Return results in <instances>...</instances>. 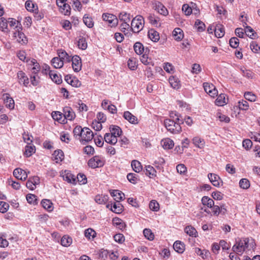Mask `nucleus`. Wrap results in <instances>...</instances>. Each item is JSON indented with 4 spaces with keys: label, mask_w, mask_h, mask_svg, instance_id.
Here are the masks:
<instances>
[{
    "label": "nucleus",
    "mask_w": 260,
    "mask_h": 260,
    "mask_svg": "<svg viewBox=\"0 0 260 260\" xmlns=\"http://www.w3.org/2000/svg\"><path fill=\"white\" fill-rule=\"evenodd\" d=\"M255 246L254 240L248 238L241 239L233 246L232 250L238 254H242L244 251L253 249Z\"/></svg>",
    "instance_id": "obj_1"
},
{
    "label": "nucleus",
    "mask_w": 260,
    "mask_h": 260,
    "mask_svg": "<svg viewBox=\"0 0 260 260\" xmlns=\"http://www.w3.org/2000/svg\"><path fill=\"white\" fill-rule=\"evenodd\" d=\"M176 116L175 121L171 119H166L164 121V124L168 131L172 134L180 133L181 131V124L183 123V120L180 119V116L177 114H175Z\"/></svg>",
    "instance_id": "obj_2"
},
{
    "label": "nucleus",
    "mask_w": 260,
    "mask_h": 260,
    "mask_svg": "<svg viewBox=\"0 0 260 260\" xmlns=\"http://www.w3.org/2000/svg\"><path fill=\"white\" fill-rule=\"evenodd\" d=\"M145 24L144 19L141 15H137L133 19L131 28L134 33H138L142 30Z\"/></svg>",
    "instance_id": "obj_3"
},
{
    "label": "nucleus",
    "mask_w": 260,
    "mask_h": 260,
    "mask_svg": "<svg viewBox=\"0 0 260 260\" xmlns=\"http://www.w3.org/2000/svg\"><path fill=\"white\" fill-rule=\"evenodd\" d=\"M16 28L13 31V39L21 45L26 44L28 40L22 31V28L16 27Z\"/></svg>",
    "instance_id": "obj_4"
},
{
    "label": "nucleus",
    "mask_w": 260,
    "mask_h": 260,
    "mask_svg": "<svg viewBox=\"0 0 260 260\" xmlns=\"http://www.w3.org/2000/svg\"><path fill=\"white\" fill-rule=\"evenodd\" d=\"M103 20L107 23L110 27H116L118 24V19L117 17L112 14L105 13L102 15Z\"/></svg>",
    "instance_id": "obj_5"
},
{
    "label": "nucleus",
    "mask_w": 260,
    "mask_h": 260,
    "mask_svg": "<svg viewBox=\"0 0 260 260\" xmlns=\"http://www.w3.org/2000/svg\"><path fill=\"white\" fill-rule=\"evenodd\" d=\"M105 164V160L103 157L96 155L90 158L88 161L89 167L95 169L103 167Z\"/></svg>",
    "instance_id": "obj_6"
},
{
    "label": "nucleus",
    "mask_w": 260,
    "mask_h": 260,
    "mask_svg": "<svg viewBox=\"0 0 260 260\" xmlns=\"http://www.w3.org/2000/svg\"><path fill=\"white\" fill-rule=\"evenodd\" d=\"M152 8L159 14L164 16L169 14V11L166 7L160 2L154 1L152 2Z\"/></svg>",
    "instance_id": "obj_7"
},
{
    "label": "nucleus",
    "mask_w": 260,
    "mask_h": 260,
    "mask_svg": "<svg viewBox=\"0 0 260 260\" xmlns=\"http://www.w3.org/2000/svg\"><path fill=\"white\" fill-rule=\"evenodd\" d=\"M93 138V133L92 131L88 127H84L82 135L80 139L81 142H88L90 141Z\"/></svg>",
    "instance_id": "obj_8"
},
{
    "label": "nucleus",
    "mask_w": 260,
    "mask_h": 260,
    "mask_svg": "<svg viewBox=\"0 0 260 260\" xmlns=\"http://www.w3.org/2000/svg\"><path fill=\"white\" fill-rule=\"evenodd\" d=\"M149 50L147 48L145 49V52L140 57V60L141 62L146 66H153L154 62L151 57L148 56V52Z\"/></svg>",
    "instance_id": "obj_9"
},
{
    "label": "nucleus",
    "mask_w": 260,
    "mask_h": 260,
    "mask_svg": "<svg viewBox=\"0 0 260 260\" xmlns=\"http://www.w3.org/2000/svg\"><path fill=\"white\" fill-rule=\"evenodd\" d=\"M61 176L64 180L67 181L69 183L75 184L76 183V176L72 174L71 171L69 170H64L62 172Z\"/></svg>",
    "instance_id": "obj_10"
},
{
    "label": "nucleus",
    "mask_w": 260,
    "mask_h": 260,
    "mask_svg": "<svg viewBox=\"0 0 260 260\" xmlns=\"http://www.w3.org/2000/svg\"><path fill=\"white\" fill-rule=\"evenodd\" d=\"M72 61V68L76 72H79L82 68L81 58L78 55H75L71 58Z\"/></svg>",
    "instance_id": "obj_11"
},
{
    "label": "nucleus",
    "mask_w": 260,
    "mask_h": 260,
    "mask_svg": "<svg viewBox=\"0 0 260 260\" xmlns=\"http://www.w3.org/2000/svg\"><path fill=\"white\" fill-rule=\"evenodd\" d=\"M107 208H110V210L116 213L120 214L122 213L123 210V207L122 204L120 203V202L114 203L113 204L108 203L106 205Z\"/></svg>",
    "instance_id": "obj_12"
},
{
    "label": "nucleus",
    "mask_w": 260,
    "mask_h": 260,
    "mask_svg": "<svg viewBox=\"0 0 260 260\" xmlns=\"http://www.w3.org/2000/svg\"><path fill=\"white\" fill-rule=\"evenodd\" d=\"M203 87L206 92L211 97H214L217 95V90L212 84L204 83Z\"/></svg>",
    "instance_id": "obj_13"
},
{
    "label": "nucleus",
    "mask_w": 260,
    "mask_h": 260,
    "mask_svg": "<svg viewBox=\"0 0 260 260\" xmlns=\"http://www.w3.org/2000/svg\"><path fill=\"white\" fill-rule=\"evenodd\" d=\"M63 113L64 118H66V121L72 120L76 117V114L73 109L70 107H65L63 109Z\"/></svg>",
    "instance_id": "obj_14"
},
{
    "label": "nucleus",
    "mask_w": 260,
    "mask_h": 260,
    "mask_svg": "<svg viewBox=\"0 0 260 260\" xmlns=\"http://www.w3.org/2000/svg\"><path fill=\"white\" fill-rule=\"evenodd\" d=\"M208 177L210 182L215 187H219L221 183L222 182V180L218 175L214 173H209Z\"/></svg>",
    "instance_id": "obj_15"
},
{
    "label": "nucleus",
    "mask_w": 260,
    "mask_h": 260,
    "mask_svg": "<svg viewBox=\"0 0 260 260\" xmlns=\"http://www.w3.org/2000/svg\"><path fill=\"white\" fill-rule=\"evenodd\" d=\"M17 78L19 84H23L24 86H27L29 79L24 72L22 71H19L17 74Z\"/></svg>",
    "instance_id": "obj_16"
},
{
    "label": "nucleus",
    "mask_w": 260,
    "mask_h": 260,
    "mask_svg": "<svg viewBox=\"0 0 260 260\" xmlns=\"http://www.w3.org/2000/svg\"><path fill=\"white\" fill-rule=\"evenodd\" d=\"M13 175L17 179L24 181L27 178V174L26 172L20 168L15 169L13 171Z\"/></svg>",
    "instance_id": "obj_17"
},
{
    "label": "nucleus",
    "mask_w": 260,
    "mask_h": 260,
    "mask_svg": "<svg viewBox=\"0 0 260 260\" xmlns=\"http://www.w3.org/2000/svg\"><path fill=\"white\" fill-rule=\"evenodd\" d=\"M3 98L6 107L10 109H13L15 105L14 101L10 97V95L9 93H4L3 94Z\"/></svg>",
    "instance_id": "obj_18"
},
{
    "label": "nucleus",
    "mask_w": 260,
    "mask_h": 260,
    "mask_svg": "<svg viewBox=\"0 0 260 260\" xmlns=\"http://www.w3.org/2000/svg\"><path fill=\"white\" fill-rule=\"evenodd\" d=\"M64 157L63 152L60 149L54 151L52 154L53 160L57 164L61 162L64 159Z\"/></svg>",
    "instance_id": "obj_19"
},
{
    "label": "nucleus",
    "mask_w": 260,
    "mask_h": 260,
    "mask_svg": "<svg viewBox=\"0 0 260 260\" xmlns=\"http://www.w3.org/2000/svg\"><path fill=\"white\" fill-rule=\"evenodd\" d=\"M123 117L132 124H136L138 123V119L137 117L128 111L123 113Z\"/></svg>",
    "instance_id": "obj_20"
},
{
    "label": "nucleus",
    "mask_w": 260,
    "mask_h": 260,
    "mask_svg": "<svg viewBox=\"0 0 260 260\" xmlns=\"http://www.w3.org/2000/svg\"><path fill=\"white\" fill-rule=\"evenodd\" d=\"M110 194L114 198V200L117 202H120L125 198L124 194L118 190H112L110 191Z\"/></svg>",
    "instance_id": "obj_21"
},
{
    "label": "nucleus",
    "mask_w": 260,
    "mask_h": 260,
    "mask_svg": "<svg viewBox=\"0 0 260 260\" xmlns=\"http://www.w3.org/2000/svg\"><path fill=\"white\" fill-rule=\"evenodd\" d=\"M161 145L165 149H171L174 146V142L170 138H165L161 141Z\"/></svg>",
    "instance_id": "obj_22"
},
{
    "label": "nucleus",
    "mask_w": 260,
    "mask_h": 260,
    "mask_svg": "<svg viewBox=\"0 0 260 260\" xmlns=\"http://www.w3.org/2000/svg\"><path fill=\"white\" fill-rule=\"evenodd\" d=\"M52 116L53 118L61 123H66V118H64L63 113L59 111H55L52 113Z\"/></svg>",
    "instance_id": "obj_23"
},
{
    "label": "nucleus",
    "mask_w": 260,
    "mask_h": 260,
    "mask_svg": "<svg viewBox=\"0 0 260 260\" xmlns=\"http://www.w3.org/2000/svg\"><path fill=\"white\" fill-rule=\"evenodd\" d=\"M148 36L154 42H158L160 39L159 33L154 29H150L148 30Z\"/></svg>",
    "instance_id": "obj_24"
},
{
    "label": "nucleus",
    "mask_w": 260,
    "mask_h": 260,
    "mask_svg": "<svg viewBox=\"0 0 260 260\" xmlns=\"http://www.w3.org/2000/svg\"><path fill=\"white\" fill-rule=\"evenodd\" d=\"M214 34L217 38H220L225 34L224 28L222 24H218L214 28Z\"/></svg>",
    "instance_id": "obj_25"
},
{
    "label": "nucleus",
    "mask_w": 260,
    "mask_h": 260,
    "mask_svg": "<svg viewBox=\"0 0 260 260\" xmlns=\"http://www.w3.org/2000/svg\"><path fill=\"white\" fill-rule=\"evenodd\" d=\"M225 94L221 93L217 96V99L215 101V104L218 106H223L227 104L228 99L225 98Z\"/></svg>",
    "instance_id": "obj_26"
},
{
    "label": "nucleus",
    "mask_w": 260,
    "mask_h": 260,
    "mask_svg": "<svg viewBox=\"0 0 260 260\" xmlns=\"http://www.w3.org/2000/svg\"><path fill=\"white\" fill-rule=\"evenodd\" d=\"M57 54L58 55V57L62 60L63 62H70L71 60V56H70L64 50L62 49H59L57 51Z\"/></svg>",
    "instance_id": "obj_27"
},
{
    "label": "nucleus",
    "mask_w": 260,
    "mask_h": 260,
    "mask_svg": "<svg viewBox=\"0 0 260 260\" xmlns=\"http://www.w3.org/2000/svg\"><path fill=\"white\" fill-rule=\"evenodd\" d=\"M25 7L27 11L32 12L34 13H36V12L38 11V6L31 1H27L25 4Z\"/></svg>",
    "instance_id": "obj_28"
},
{
    "label": "nucleus",
    "mask_w": 260,
    "mask_h": 260,
    "mask_svg": "<svg viewBox=\"0 0 260 260\" xmlns=\"http://www.w3.org/2000/svg\"><path fill=\"white\" fill-rule=\"evenodd\" d=\"M173 248L178 253H182L185 250V245L180 241H176L173 244Z\"/></svg>",
    "instance_id": "obj_29"
},
{
    "label": "nucleus",
    "mask_w": 260,
    "mask_h": 260,
    "mask_svg": "<svg viewBox=\"0 0 260 260\" xmlns=\"http://www.w3.org/2000/svg\"><path fill=\"white\" fill-rule=\"evenodd\" d=\"M169 82L171 87L174 89H178L181 86L180 81L176 77H170L169 79Z\"/></svg>",
    "instance_id": "obj_30"
},
{
    "label": "nucleus",
    "mask_w": 260,
    "mask_h": 260,
    "mask_svg": "<svg viewBox=\"0 0 260 260\" xmlns=\"http://www.w3.org/2000/svg\"><path fill=\"white\" fill-rule=\"evenodd\" d=\"M110 134L113 136H115L116 138L120 137L122 134V131L120 127L116 125H112L110 127Z\"/></svg>",
    "instance_id": "obj_31"
},
{
    "label": "nucleus",
    "mask_w": 260,
    "mask_h": 260,
    "mask_svg": "<svg viewBox=\"0 0 260 260\" xmlns=\"http://www.w3.org/2000/svg\"><path fill=\"white\" fill-rule=\"evenodd\" d=\"M104 140L107 143L111 145H115L117 142V138H116L115 136H113L107 133L104 135Z\"/></svg>",
    "instance_id": "obj_32"
},
{
    "label": "nucleus",
    "mask_w": 260,
    "mask_h": 260,
    "mask_svg": "<svg viewBox=\"0 0 260 260\" xmlns=\"http://www.w3.org/2000/svg\"><path fill=\"white\" fill-rule=\"evenodd\" d=\"M201 202L204 206H207L209 208H211L214 204V201L208 196L203 197Z\"/></svg>",
    "instance_id": "obj_33"
},
{
    "label": "nucleus",
    "mask_w": 260,
    "mask_h": 260,
    "mask_svg": "<svg viewBox=\"0 0 260 260\" xmlns=\"http://www.w3.org/2000/svg\"><path fill=\"white\" fill-rule=\"evenodd\" d=\"M134 49L135 52L138 55H141L145 52V49L143 45L139 42H137L134 44Z\"/></svg>",
    "instance_id": "obj_34"
},
{
    "label": "nucleus",
    "mask_w": 260,
    "mask_h": 260,
    "mask_svg": "<svg viewBox=\"0 0 260 260\" xmlns=\"http://www.w3.org/2000/svg\"><path fill=\"white\" fill-rule=\"evenodd\" d=\"M148 20L150 24L154 25V26H160V23L159 22V18L155 16L154 14H149L148 17Z\"/></svg>",
    "instance_id": "obj_35"
},
{
    "label": "nucleus",
    "mask_w": 260,
    "mask_h": 260,
    "mask_svg": "<svg viewBox=\"0 0 260 260\" xmlns=\"http://www.w3.org/2000/svg\"><path fill=\"white\" fill-rule=\"evenodd\" d=\"M173 36L175 40L179 41L183 38V32L180 28H176L173 31Z\"/></svg>",
    "instance_id": "obj_36"
},
{
    "label": "nucleus",
    "mask_w": 260,
    "mask_h": 260,
    "mask_svg": "<svg viewBox=\"0 0 260 260\" xmlns=\"http://www.w3.org/2000/svg\"><path fill=\"white\" fill-rule=\"evenodd\" d=\"M184 232L189 236L192 237H197L198 236V232L196 229L191 225H188L184 229Z\"/></svg>",
    "instance_id": "obj_37"
},
{
    "label": "nucleus",
    "mask_w": 260,
    "mask_h": 260,
    "mask_svg": "<svg viewBox=\"0 0 260 260\" xmlns=\"http://www.w3.org/2000/svg\"><path fill=\"white\" fill-rule=\"evenodd\" d=\"M49 77L55 83L59 84L61 83L62 79L60 75H58L55 71L49 72Z\"/></svg>",
    "instance_id": "obj_38"
},
{
    "label": "nucleus",
    "mask_w": 260,
    "mask_h": 260,
    "mask_svg": "<svg viewBox=\"0 0 260 260\" xmlns=\"http://www.w3.org/2000/svg\"><path fill=\"white\" fill-rule=\"evenodd\" d=\"M51 64L55 69H60L63 67V62L59 57H56L51 60Z\"/></svg>",
    "instance_id": "obj_39"
},
{
    "label": "nucleus",
    "mask_w": 260,
    "mask_h": 260,
    "mask_svg": "<svg viewBox=\"0 0 260 260\" xmlns=\"http://www.w3.org/2000/svg\"><path fill=\"white\" fill-rule=\"evenodd\" d=\"M41 204L44 209L49 212L52 211L53 210V204L49 200H43L41 202Z\"/></svg>",
    "instance_id": "obj_40"
},
{
    "label": "nucleus",
    "mask_w": 260,
    "mask_h": 260,
    "mask_svg": "<svg viewBox=\"0 0 260 260\" xmlns=\"http://www.w3.org/2000/svg\"><path fill=\"white\" fill-rule=\"evenodd\" d=\"M146 175L150 178H154L156 176V171L155 169L150 165L146 166Z\"/></svg>",
    "instance_id": "obj_41"
},
{
    "label": "nucleus",
    "mask_w": 260,
    "mask_h": 260,
    "mask_svg": "<svg viewBox=\"0 0 260 260\" xmlns=\"http://www.w3.org/2000/svg\"><path fill=\"white\" fill-rule=\"evenodd\" d=\"M131 166L133 170L136 173H139L142 170V166L140 161L137 160H133L131 162Z\"/></svg>",
    "instance_id": "obj_42"
},
{
    "label": "nucleus",
    "mask_w": 260,
    "mask_h": 260,
    "mask_svg": "<svg viewBox=\"0 0 260 260\" xmlns=\"http://www.w3.org/2000/svg\"><path fill=\"white\" fill-rule=\"evenodd\" d=\"M83 22L84 24L89 28H92L94 26V21L91 17L88 14L84 15L83 17Z\"/></svg>",
    "instance_id": "obj_43"
},
{
    "label": "nucleus",
    "mask_w": 260,
    "mask_h": 260,
    "mask_svg": "<svg viewBox=\"0 0 260 260\" xmlns=\"http://www.w3.org/2000/svg\"><path fill=\"white\" fill-rule=\"evenodd\" d=\"M36 151V148L34 145H26L25 147V151L24 154L26 157H30Z\"/></svg>",
    "instance_id": "obj_44"
},
{
    "label": "nucleus",
    "mask_w": 260,
    "mask_h": 260,
    "mask_svg": "<svg viewBox=\"0 0 260 260\" xmlns=\"http://www.w3.org/2000/svg\"><path fill=\"white\" fill-rule=\"evenodd\" d=\"M245 33L249 38L252 39H254L257 37L256 33L254 30L249 26H246L245 30Z\"/></svg>",
    "instance_id": "obj_45"
},
{
    "label": "nucleus",
    "mask_w": 260,
    "mask_h": 260,
    "mask_svg": "<svg viewBox=\"0 0 260 260\" xmlns=\"http://www.w3.org/2000/svg\"><path fill=\"white\" fill-rule=\"evenodd\" d=\"M118 18L120 21L124 22H129L131 19V15L125 12L120 13L118 15Z\"/></svg>",
    "instance_id": "obj_46"
},
{
    "label": "nucleus",
    "mask_w": 260,
    "mask_h": 260,
    "mask_svg": "<svg viewBox=\"0 0 260 260\" xmlns=\"http://www.w3.org/2000/svg\"><path fill=\"white\" fill-rule=\"evenodd\" d=\"M194 145L199 148H203L205 146V141L199 137H196L192 139Z\"/></svg>",
    "instance_id": "obj_47"
},
{
    "label": "nucleus",
    "mask_w": 260,
    "mask_h": 260,
    "mask_svg": "<svg viewBox=\"0 0 260 260\" xmlns=\"http://www.w3.org/2000/svg\"><path fill=\"white\" fill-rule=\"evenodd\" d=\"M72 243V239L67 236H64L62 237L60 241L61 244L64 247L69 246Z\"/></svg>",
    "instance_id": "obj_48"
},
{
    "label": "nucleus",
    "mask_w": 260,
    "mask_h": 260,
    "mask_svg": "<svg viewBox=\"0 0 260 260\" xmlns=\"http://www.w3.org/2000/svg\"><path fill=\"white\" fill-rule=\"evenodd\" d=\"M8 21L4 17L0 18V29L4 32L8 31Z\"/></svg>",
    "instance_id": "obj_49"
},
{
    "label": "nucleus",
    "mask_w": 260,
    "mask_h": 260,
    "mask_svg": "<svg viewBox=\"0 0 260 260\" xmlns=\"http://www.w3.org/2000/svg\"><path fill=\"white\" fill-rule=\"evenodd\" d=\"M143 234L145 237L149 241H152L154 238V235L149 229H145L143 230Z\"/></svg>",
    "instance_id": "obj_50"
},
{
    "label": "nucleus",
    "mask_w": 260,
    "mask_h": 260,
    "mask_svg": "<svg viewBox=\"0 0 260 260\" xmlns=\"http://www.w3.org/2000/svg\"><path fill=\"white\" fill-rule=\"evenodd\" d=\"M84 235L88 239H93L96 236V232L93 229L89 228L85 231Z\"/></svg>",
    "instance_id": "obj_51"
},
{
    "label": "nucleus",
    "mask_w": 260,
    "mask_h": 260,
    "mask_svg": "<svg viewBox=\"0 0 260 260\" xmlns=\"http://www.w3.org/2000/svg\"><path fill=\"white\" fill-rule=\"evenodd\" d=\"M26 200L28 203L36 205L38 204V199L36 196L33 194H28L26 196Z\"/></svg>",
    "instance_id": "obj_52"
},
{
    "label": "nucleus",
    "mask_w": 260,
    "mask_h": 260,
    "mask_svg": "<svg viewBox=\"0 0 260 260\" xmlns=\"http://www.w3.org/2000/svg\"><path fill=\"white\" fill-rule=\"evenodd\" d=\"M250 47L253 53H260V46L256 41H252Z\"/></svg>",
    "instance_id": "obj_53"
},
{
    "label": "nucleus",
    "mask_w": 260,
    "mask_h": 260,
    "mask_svg": "<svg viewBox=\"0 0 260 260\" xmlns=\"http://www.w3.org/2000/svg\"><path fill=\"white\" fill-rule=\"evenodd\" d=\"M239 186L241 188L246 189L250 187V182L248 179L243 178L240 180Z\"/></svg>",
    "instance_id": "obj_54"
},
{
    "label": "nucleus",
    "mask_w": 260,
    "mask_h": 260,
    "mask_svg": "<svg viewBox=\"0 0 260 260\" xmlns=\"http://www.w3.org/2000/svg\"><path fill=\"white\" fill-rule=\"evenodd\" d=\"M109 254V251L102 249L99 251V257L103 260H106L108 258V255Z\"/></svg>",
    "instance_id": "obj_55"
},
{
    "label": "nucleus",
    "mask_w": 260,
    "mask_h": 260,
    "mask_svg": "<svg viewBox=\"0 0 260 260\" xmlns=\"http://www.w3.org/2000/svg\"><path fill=\"white\" fill-rule=\"evenodd\" d=\"M242 75L244 77L248 79H253L255 76V74L249 70H241Z\"/></svg>",
    "instance_id": "obj_56"
},
{
    "label": "nucleus",
    "mask_w": 260,
    "mask_h": 260,
    "mask_svg": "<svg viewBox=\"0 0 260 260\" xmlns=\"http://www.w3.org/2000/svg\"><path fill=\"white\" fill-rule=\"evenodd\" d=\"M78 46L79 48L82 50H85L87 47V44L86 39L84 38H81L79 39L78 42Z\"/></svg>",
    "instance_id": "obj_57"
},
{
    "label": "nucleus",
    "mask_w": 260,
    "mask_h": 260,
    "mask_svg": "<svg viewBox=\"0 0 260 260\" xmlns=\"http://www.w3.org/2000/svg\"><path fill=\"white\" fill-rule=\"evenodd\" d=\"M195 25L197 30L200 32L203 31L205 29L206 26L205 24L199 19L196 21Z\"/></svg>",
    "instance_id": "obj_58"
},
{
    "label": "nucleus",
    "mask_w": 260,
    "mask_h": 260,
    "mask_svg": "<svg viewBox=\"0 0 260 260\" xmlns=\"http://www.w3.org/2000/svg\"><path fill=\"white\" fill-rule=\"evenodd\" d=\"M149 208L153 211H157L159 209V205L155 200H152L149 203Z\"/></svg>",
    "instance_id": "obj_59"
},
{
    "label": "nucleus",
    "mask_w": 260,
    "mask_h": 260,
    "mask_svg": "<svg viewBox=\"0 0 260 260\" xmlns=\"http://www.w3.org/2000/svg\"><path fill=\"white\" fill-rule=\"evenodd\" d=\"M244 98L250 102H254L256 99V95L251 92H246L244 93Z\"/></svg>",
    "instance_id": "obj_60"
},
{
    "label": "nucleus",
    "mask_w": 260,
    "mask_h": 260,
    "mask_svg": "<svg viewBox=\"0 0 260 260\" xmlns=\"http://www.w3.org/2000/svg\"><path fill=\"white\" fill-rule=\"evenodd\" d=\"M70 6L66 4H64L62 8H60V11L64 15H69L70 14Z\"/></svg>",
    "instance_id": "obj_61"
},
{
    "label": "nucleus",
    "mask_w": 260,
    "mask_h": 260,
    "mask_svg": "<svg viewBox=\"0 0 260 260\" xmlns=\"http://www.w3.org/2000/svg\"><path fill=\"white\" fill-rule=\"evenodd\" d=\"M76 178L80 184H85L87 182L86 176L83 174H78Z\"/></svg>",
    "instance_id": "obj_62"
},
{
    "label": "nucleus",
    "mask_w": 260,
    "mask_h": 260,
    "mask_svg": "<svg viewBox=\"0 0 260 260\" xmlns=\"http://www.w3.org/2000/svg\"><path fill=\"white\" fill-rule=\"evenodd\" d=\"M238 107L240 110H247L248 109L249 105L247 101L242 100L238 102Z\"/></svg>",
    "instance_id": "obj_63"
},
{
    "label": "nucleus",
    "mask_w": 260,
    "mask_h": 260,
    "mask_svg": "<svg viewBox=\"0 0 260 260\" xmlns=\"http://www.w3.org/2000/svg\"><path fill=\"white\" fill-rule=\"evenodd\" d=\"M98 121L101 123H104L107 120V117L106 115L103 112H98L96 114V119Z\"/></svg>",
    "instance_id": "obj_64"
}]
</instances>
